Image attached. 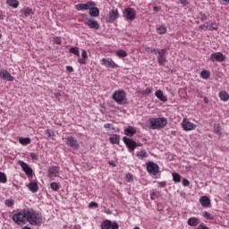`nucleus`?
<instances>
[{
	"label": "nucleus",
	"instance_id": "f257e3e1",
	"mask_svg": "<svg viewBox=\"0 0 229 229\" xmlns=\"http://www.w3.org/2000/svg\"><path fill=\"white\" fill-rule=\"evenodd\" d=\"M27 223L38 226L42 225V216L35 213L33 209H27Z\"/></svg>",
	"mask_w": 229,
	"mask_h": 229
},
{
	"label": "nucleus",
	"instance_id": "f03ea898",
	"mask_svg": "<svg viewBox=\"0 0 229 229\" xmlns=\"http://www.w3.org/2000/svg\"><path fill=\"white\" fill-rule=\"evenodd\" d=\"M150 130H160L167 126V119L165 118H150L148 120Z\"/></svg>",
	"mask_w": 229,
	"mask_h": 229
},
{
	"label": "nucleus",
	"instance_id": "7ed1b4c3",
	"mask_svg": "<svg viewBox=\"0 0 229 229\" xmlns=\"http://www.w3.org/2000/svg\"><path fill=\"white\" fill-rule=\"evenodd\" d=\"M28 218V209H23L21 212L15 213L13 216V221L16 223V225H26Z\"/></svg>",
	"mask_w": 229,
	"mask_h": 229
},
{
	"label": "nucleus",
	"instance_id": "20e7f679",
	"mask_svg": "<svg viewBox=\"0 0 229 229\" xmlns=\"http://www.w3.org/2000/svg\"><path fill=\"white\" fill-rule=\"evenodd\" d=\"M113 99L117 103V105H126L128 98H126V91L116 90L113 94Z\"/></svg>",
	"mask_w": 229,
	"mask_h": 229
},
{
	"label": "nucleus",
	"instance_id": "39448f33",
	"mask_svg": "<svg viewBox=\"0 0 229 229\" xmlns=\"http://www.w3.org/2000/svg\"><path fill=\"white\" fill-rule=\"evenodd\" d=\"M101 229H119V224L117 222H112L111 220L106 219L100 225Z\"/></svg>",
	"mask_w": 229,
	"mask_h": 229
},
{
	"label": "nucleus",
	"instance_id": "423d86ee",
	"mask_svg": "<svg viewBox=\"0 0 229 229\" xmlns=\"http://www.w3.org/2000/svg\"><path fill=\"white\" fill-rule=\"evenodd\" d=\"M157 54H158L157 62L159 65H165L167 62V48H163L160 51H157Z\"/></svg>",
	"mask_w": 229,
	"mask_h": 229
},
{
	"label": "nucleus",
	"instance_id": "0eeeda50",
	"mask_svg": "<svg viewBox=\"0 0 229 229\" xmlns=\"http://www.w3.org/2000/svg\"><path fill=\"white\" fill-rule=\"evenodd\" d=\"M147 170L150 174H154V176L160 173V167L158 166V165H157V163L154 162H148L147 164Z\"/></svg>",
	"mask_w": 229,
	"mask_h": 229
},
{
	"label": "nucleus",
	"instance_id": "6e6552de",
	"mask_svg": "<svg viewBox=\"0 0 229 229\" xmlns=\"http://www.w3.org/2000/svg\"><path fill=\"white\" fill-rule=\"evenodd\" d=\"M182 127L184 130V131H192V130L198 128V125L194 124L193 123H191L189 119L184 118L182 123Z\"/></svg>",
	"mask_w": 229,
	"mask_h": 229
},
{
	"label": "nucleus",
	"instance_id": "1a4fd4ad",
	"mask_svg": "<svg viewBox=\"0 0 229 229\" xmlns=\"http://www.w3.org/2000/svg\"><path fill=\"white\" fill-rule=\"evenodd\" d=\"M123 14L126 17L127 21H135V17H137V13L135 9L131 7L125 8L123 11Z\"/></svg>",
	"mask_w": 229,
	"mask_h": 229
},
{
	"label": "nucleus",
	"instance_id": "9d476101",
	"mask_svg": "<svg viewBox=\"0 0 229 229\" xmlns=\"http://www.w3.org/2000/svg\"><path fill=\"white\" fill-rule=\"evenodd\" d=\"M18 165H21L22 171H24V173H25V174H27V176H33V169H31V167H30V165L28 164H26L22 160H19Z\"/></svg>",
	"mask_w": 229,
	"mask_h": 229
},
{
	"label": "nucleus",
	"instance_id": "9b49d317",
	"mask_svg": "<svg viewBox=\"0 0 229 229\" xmlns=\"http://www.w3.org/2000/svg\"><path fill=\"white\" fill-rule=\"evenodd\" d=\"M92 6H96V3H94L93 1H89L86 4H76L75 8H76V10H78V12H80L81 10H89V11H90Z\"/></svg>",
	"mask_w": 229,
	"mask_h": 229
},
{
	"label": "nucleus",
	"instance_id": "f8f14e48",
	"mask_svg": "<svg viewBox=\"0 0 229 229\" xmlns=\"http://www.w3.org/2000/svg\"><path fill=\"white\" fill-rule=\"evenodd\" d=\"M66 144L72 148L73 149H80V143H78V140L72 136H68L66 138Z\"/></svg>",
	"mask_w": 229,
	"mask_h": 229
},
{
	"label": "nucleus",
	"instance_id": "ddd939ff",
	"mask_svg": "<svg viewBox=\"0 0 229 229\" xmlns=\"http://www.w3.org/2000/svg\"><path fill=\"white\" fill-rule=\"evenodd\" d=\"M210 60L211 62H225V60H226V56H225L221 52H215L211 54Z\"/></svg>",
	"mask_w": 229,
	"mask_h": 229
},
{
	"label": "nucleus",
	"instance_id": "4468645a",
	"mask_svg": "<svg viewBox=\"0 0 229 229\" xmlns=\"http://www.w3.org/2000/svg\"><path fill=\"white\" fill-rule=\"evenodd\" d=\"M123 140L131 151H135V148H137V142H135V140L126 137H123Z\"/></svg>",
	"mask_w": 229,
	"mask_h": 229
},
{
	"label": "nucleus",
	"instance_id": "2eb2a0df",
	"mask_svg": "<svg viewBox=\"0 0 229 229\" xmlns=\"http://www.w3.org/2000/svg\"><path fill=\"white\" fill-rule=\"evenodd\" d=\"M84 24L86 26H89L91 28V30H98L99 29V23L96 20L90 19V18H86L84 20Z\"/></svg>",
	"mask_w": 229,
	"mask_h": 229
},
{
	"label": "nucleus",
	"instance_id": "dca6fc26",
	"mask_svg": "<svg viewBox=\"0 0 229 229\" xmlns=\"http://www.w3.org/2000/svg\"><path fill=\"white\" fill-rule=\"evenodd\" d=\"M0 78L2 80H6V81H13L15 80V78L4 69L0 70Z\"/></svg>",
	"mask_w": 229,
	"mask_h": 229
},
{
	"label": "nucleus",
	"instance_id": "f3484780",
	"mask_svg": "<svg viewBox=\"0 0 229 229\" xmlns=\"http://www.w3.org/2000/svg\"><path fill=\"white\" fill-rule=\"evenodd\" d=\"M60 174V167L59 166H50L48 168V177L49 178H55Z\"/></svg>",
	"mask_w": 229,
	"mask_h": 229
},
{
	"label": "nucleus",
	"instance_id": "a211bd4d",
	"mask_svg": "<svg viewBox=\"0 0 229 229\" xmlns=\"http://www.w3.org/2000/svg\"><path fill=\"white\" fill-rule=\"evenodd\" d=\"M102 64L105 65L106 67L114 69L115 68V63L112 61V59H102Z\"/></svg>",
	"mask_w": 229,
	"mask_h": 229
},
{
	"label": "nucleus",
	"instance_id": "6ab92c4d",
	"mask_svg": "<svg viewBox=\"0 0 229 229\" xmlns=\"http://www.w3.org/2000/svg\"><path fill=\"white\" fill-rule=\"evenodd\" d=\"M135 133H137V130L131 126L124 130V135H127V137H133Z\"/></svg>",
	"mask_w": 229,
	"mask_h": 229
},
{
	"label": "nucleus",
	"instance_id": "aec40b11",
	"mask_svg": "<svg viewBox=\"0 0 229 229\" xmlns=\"http://www.w3.org/2000/svg\"><path fill=\"white\" fill-rule=\"evenodd\" d=\"M81 56H82V58H79L78 62L81 65H85V64H87V60L89 59V55H87V51L86 50H82Z\"/></svg>",
	"mask_w": 229,
	"mask_h": 229
},
{
	"label": "nucleus",
	"instance_id": "412c9836",
	"mask_svg": "<svg viewBox=\"0 0 229 229\" xmlns=\"http://www.w3.org/2000/svg\"><path fill=\"white\" fill-rule=\"evenodd\" d=\"M109 18L110 21H116V19H119V12L117 9H113L109 12Z\"/></svg>",
	"mask_w": 229,
	"mask_h": 229
},
{
	"label": "nucleus",
	"instance_id": "4be33fe9",
	"mask_svg": "<svg viewBox=\"0 0 229 229\" xmlns=\"http://www.w3.org/2000/svg\"><path fill=\"white\" fill-rule=\"evenodd\" d=\"M155 96L157 98V99L163 101V103H165V101H167V97L164 96V91L160 89L156 91Z\"/></svg>",
	"mask_w": 229,
	"mask_h": 229
},
{
	"label": "nucleus",
	"instance_id": "5701e85b",
	"mask_svg": "<svg viewBox=\"0 0 229 229\" xmlns=\"http://www.w3.org/2000/svg\"><path fill=\"white\" fill-rule=\"evenodd\" d=\"M89 13L90 17H99V9L96 6H92L89 9Z\"/></svg>",
	"mask_w": 229,
	"mask_h": 229
},
{
	"label": "nucleus",
	"instance_id": "b1692460",
	"mask_svg": "<svg viewBox=\"0 0 229 229\" xmlns=\"http://www.w3.org/2000/svg\"><path fill=\"white\" fill-rule=\"evenodd\" d=\"M29 190L30 192H38V184L37 182H31L28 185Z\"/></svg>",
	"mask_w": 229,
	"mask_h": 229
},
{
	"label": "nucleus",
	"instance_id": "393cba45",
	"mask_svg": "<svg viewBox=\"0 0 229 229\" xmlns=\"http://www.w3.org/2000/svg\"><path fill=\"white\" fill-rule=\"evenodd\" d=\"M200 204L202 207H209L210 206V199L207 196H203L199 199Z\"/></svg>",
	"mask_w": 229,
	"mask_h": 229
},
{
	"label": "nucleus",
	"instance_id": "a878e982",
	"mask_svg": "<svg viewBox=\"0 0 229 229\" xmlns=\"http://www.w3.org/2000/svg\"><path fill=\"white\" fill-rule=\"evenodd\" d=\"M120 140H121V137H119V135H117V134H113L109 138V141L111 142V144H119Z\"/></svg>",
	"mask_w": 229,
	"mask_h": 229
},
{
	"label": "nucleus",
	"instance_id": "bb28decb",
	"mask_svg": "<svg viewBox=\"0 0 229 229\" xmlns=\"http://www.w3.org/2000/svg\"><path fill=\"white\" fill-rule=\"evenodd\" d=\"M6 4H8V6H11V8H19L18 0H6Z\"/></svg>",
	"mask_w": 229,
	"mask_h": 229
},
{
	"label": "nucleus",
	"instance_id": "cd10ccee",
	"mask_svg": "<svg viewBox=\"0 0 229 229\" xmlns=\"http://www.w3.org/2000/svg\"><path fill=\"white\" fill-rule=\"evenodd\" d=\"M188 225L190 226H198V225H199V220H198L196 217H191L188 219Z\"/></svg>",
	"mask_w": 229,
	"mask_h": 229
},
{
	"label": "nucleus",
	"instance_id": "c85d7f7f",
	"mask_svg": "<svg viewBox=\"0 0 229 229\" xmlns=\"http://www.w3.org/2000/svg\"><path fill=\"white\" fill-rule=\"evenodd\" d=\"M31 12H32V10H31V8H30V7H27V8H25V9H22V10L21 11V17H30V16L31 15Z\"/></svg>",
	"mask_w": 229,
	"mask_h": 229
},
{
	"label": "nucleus",
	"instance_id": "c756f323",
	"mask_svg": "<svg viewBox=\"0 0 229 229\" xmlns=\"http://www.w3.org/2000/svg\"><path fill=\"white\" fill-rule=\"evenodd\" d=\"M19 142L22 146H28V144H31V139H30V138H20Z\"/></svg>",
	"mask_w": 229,
	"mask_h": 229
},
{
	"label": "nucleus",
	"instance_id": "7c9ffc66",
	"mask_svg": "<svg viewBox=\"0 0 229 229\" xmlns=\"http://www.w3.org/2000/svg\"><path fill=\"white\" fill-rule=\"evenodd\" d=\"M219 98L222 101H228L229 99V95L226 91H220L219 92Z\"/></svg>",
	"mask_w": 229,
	"mask_h": 229
},
{
	"label": "nucleus",
	"instance_id": "2f4dec72",
	"mask_svg": "<svg viewBox=\"0 0 229 229\" xmlns=\"http://www.w3.org/2000/svg\"><path fill=\"white\" fill-rule=\"evenodd\" d=\"M213 131H214V133H216V135H218L219 137H221L223 135V132L221 131V125H219V124L214 125Z\"/></svg>",
	"mask_w": 229,
	"mask_h": 229
},
{
	"label": "nucleus",
	"instance_id": "473e14b6",
	"mask_svg": "<svg viewBox=\"0 0 229 229\" xmlns=\"http://www.w3.org/2000/svg\"><path fill=\"white\" fill-rule=\"evenodd\" d=\"M172 176L174 182H175L176 183H180V182H182V175H180L179 174L174 173L172 174Z\"/></svg>",
	"mask_w": 229,
	"mask_h": 229
},
{
	"label": "nucleus",
	"instance_id": "72a5a7b5",
	"mask_svg": "<svg viewBox=\"0 0 229 229\" xmlns=\"http://www.w3.org/2000/svg\"><path fill=\"white\" fill-rule=\"evenodd\" d=\"M200 76L204 80H208L210 78V72L204 70L200 72Z\"/></svg>",
	"mask_w": 229,
	"mask_h": 229
},
{
	"label": "nucleus",
	"instance_id": "f704fd0d",
	"mask_svg": "<svg viewBox=\"0 0 229 229\" xmlns=\"http://www.w3.org/2000/svg\"><path fill=\"white\" fill-rule=\"evenodd\" d=\"M69 52L72 53V55H75L76 56H80V48L76 47H71Z\"/></svg>",
	"mask_w": 229,
	"mask_h": 229
},
{
	"label": "nucleus",
	"instance_id": "c9c22d12",
	"mask_svg": "<svg viewBox=\"0 0 229 229\" xmlns=\"http://www.w3.org/2000/svg\"><path fill=\"white\" fill-rule=\"evenodd\" d=\"M116 55L119 56V58H126V56H128V53H126L124 50L116 51Z\"/></svg>",
	"mask_w": 229,
	"mask_h": 229
},
{
	"label": "nucleus",
	"instance_id": "e433bc0d",
	"mask_svg": "<svg viewBox=\"0 0 229 229\" xmlns=\"http://www.w3.org/2000/svg\"><path fill=\"white\" fill-rule=\"evenodd\" d=\"M157 31L159 35H164L167 32V29L164 26H160L157 29Z\"/></svg>",
	"mask_w": 229,
	"mask_h": 229
},
{
	"label": "nucleus",
	"instance_id": "4c0bfd02",
	"mask_svg": "<svg viewBox=\"0 0 229 229\" xmlns=\"http://www.w3.org/2000/svg\"><path fill=\"white\" fill-rule=\"evenodd\" d=\"M143 47L147 53H148V54L155 53V55H157V49L148 47V46H143Z\"/></svg>",
	"mask_w": 229,
	"mask_h": 229
},
{
	"label": "nucleus",
	"instance_id": "58836bf2",
	"mask_svg": "<svg viewBox=\"0 0 229 229\" xmlns=\"http://www.w3.org/2000/svg\"><path fill=\"white\" fill-rule=\"evenodd\" d=\"M50 188L52 189V191H60V184H58V182H52L50 184Z\"/></svg>",
	"mask_w": 229,
	"mask_h": 229
},
{
	"label": "nucleus",
	"instance_id": "ea45409f",
	"mask_svg": "<svg viewBox=\"0 0 229 229\" xmlns=\"http://www.w3.org/2000/svg\"><path fill=\"white\" fill-rule=\"evenodd\" d=\"M137 157H140V158H146L148 157V153L146 150H140L137 153Z\"/></svg>",
	"mask_w": 229,
	"mask_h": 229
},
{
	"label": "nucleus",
	"instance_id": "a19ab883",
	"mask_svg": "<svg viewBox=\"0 0 229 229\" xmlns=\"http://www.w3.org/2000/svg\"><path fill=\"white\" fill-rule=\"evenodd\" d=\"M153 92V89L151 88H148L145 90L140 91V94H142L143 96H149Z\"/></svg>",
	"mask_w": 229,
	"mask_h": 229
},
{
	"label": "nucleus",
	"instance_id": "79ce46f5",
	"mask_svg": "<svg viewBox=\"0 0 229 229\" xmlns=\"http://www.w3.org/2000/svg\"><path fill=\"white\" fill-rule=\"evenodd\" d=\"M4 205H5L6 207L12 208V207H13V205H15V201H13V199H6V200L4 201Z\"/></svg>",
	"mask_w": 229,
	"mask_h": 229
},
{
	"label": "nucleus",
	"instance_id": "37998d69",
	"mask_svg": "<svg viewBox=\"0 0 229 229\" xmlns=\"http://www.w3.org/2000/svg\"><path fill=\"white\" fill-rule=\"evenodd\" d=\"M6 174L4 173L0 172V183H6Z\"/></svg>",
	"mask_w": 229,
	"mask_h": 229
},
{
	"label": "nucleus",
	"instance_id": "c03bdc74",
	"mask_svg": "<svg viewBox=\"0 0 229 229\" xmlns=\"http://www.w3.org/2000/svg\"><path fill=\"white\" fill-rule=\"evenodd\" d=\"M208 30V22H206L205 24H202L200 26H199V31H203Z\"/></svg>",
	"mask_w": 229,
	"mask_h": 229
},
{
	"label": "nucleus",
	"instance_id": "a18cd8bd",
	"mask_svg": "<svg viewBox=\"0 0 229 229\" xmlns=\"http://www.w3.org/2000/svg\"><path fill=\"white\" fill-rule=\"evenodd\" d=\"M203 216L206 218V219H214V216H212V215H210V213L205 211L204 214H203Z\"/></svg>",
	"mask_w": 229,
	"mask_h": 229
},
{
	"label": "nucleus",
	"instance_id": "49530a36",
	"mask_svg": "<svg viewBox=\"0 0 229 229\" xmlns=\"http://www.w3.org/2000/svg\"><path fill=\"white\" fill-rule=\"evenodd\" d=\"M126 182H128L129 183H131V182H133V174H127V175H126Z\"/></svg>",
	"mask_w": 229,
	"mask_h": 229
},
{
	"label": "nucleus",
	"instance_id": "de8ad7c7",
	"mask_svg": "<svg viewBox=\"0 0 229 229\" xmlns=\"http://www.w3.org/2000/svg\"><path fill=\"white\" fill-rule=\"evenodd\" d=\"M209 28V31H214V30H217V25L215 23H211L210 25H208Z\"/></svg>",
	"mask_w": 229,
	"mask_h": 229
},
{
	"label": "nucleus",
	"instance_id": "09e8293b",
	"mask_svg": "<svg viewBox=\"0 0 229 229\" xmlns=\"http://www.w3.org/2000/svg\"><path fill=\"white\" fill-rule=\"evenodd\" d=\"M93 207H95V208H98V207H99V205H98V203L97 202H90L89 204V208H93Z\"/></svg>",
	"mask_w": 229,
	"mask_h": 229
},
{
	"label": "nucleus",
	"instance_id": "8fccbe9b",
	"mask_svg": "<svg viewBox=\"0 0 229 229\" xmlns=\"http://www.w3.org/2000/svg\"><path fill=\"white\" fill-rule=\"evenodd\" d=\"M199 19H200V21H207V14H205L202 12H200L199 13Z\"/></svg>",
	"mask_w": 229,
	"mask_h": 229
},
{
	"label": "nucleus",
	"instance_id": "3c124183",
	"mask_svg": "<svg viewBox=\"0 0 229 229\" xmlns=\"http://www.w3.org/2000/svg\"><path fill=\"white\" fill-rule=\"evenodd\" d=\"M104 128H106V130H108V131H110V130H114V126L112 125V123H106L104 125Z\"/></svg>",
	"mask_w": 229,
	"mask_h": 229
},
{
	"label": "nucleus",
	"instance_id": "603ef678",
	"mask_svg": "<svg viewBox=\"0 0 229 229\" xmlns=\"http://www.w3.org/2000/svg\"><path fill=\"white\" fill-rule=\"evenodd\" d=\"M54 43L57 44V45L62 44V38H60L59 37L55 38H54Z\"/></svg>",
	"mask_w": 229,
	"mask_h": 229
},
{
	"label": "nucleus",
	"instance_id": "864d4df0",
	"mask_svg": "<svg viewBox=\"0 0 229 229\" xmlns=\"http://www.w3.org/2000/svg\"><path fill=\"white\" fill-rule=\"evenodd\" d=\"M46 133H47L48 137H55V132L51 130H47Z\"/></svg>",
	"mask_w": 229,
	"mask_h": 229
},
{
	"label": "nucleus",
	"instance_id": "5fc2aeb1",
	"mask_svg": "<svg viewBox=\"0 0 229 229\" xmlns=\"http://www.w3.org/2000/svg\"><path fill=\"white\" fill-rule=\"evenodd\" d=\"M182 185H183L184 187H189V185H190L189 180L183 179V180H182Z\"/></svg>",
	"mask_w": 229,
	"mask_h": 229
},
{
	"label": "nucleus",
	"instance_id": "6e6d98bb",
	"mask_svg": "<svg viewBox=\"0 0 229 229\" xmlns=\"http://www.w3.org/2000/svg\"><path fill=\"white\" fill-rule=\"evenodd\" d=\"M165 185H166V182H158V187H159L160 189H164V187H165Z\"/></svg>",
	"mask_w": 229,
	"mask_h": 229
},
{
	"label": "nucleus",
	"instance_id": "4d7b16f0",
	"mask_svg": "<svg viewBox=\"0 0 229 229\" xmlns=\"http://www.w3.org/2000/svg\"><path fill=\"white\" fill-rule=\"evenodd\" d=\"M30 158H32V160H37L38 158V156H37V154H35V153H31Z\"/></svg>",
	"mask_w": 229,
	"mask_h": 229
},
{
	"label": "nucleus",
	"instance_id": "13d9d810",
	"mask_svg": "<svg viewBox=\"0 0 229 229\" xmlns=\"http://www.w3.org/2000/svg\"><path fill=\"white\" fill-rule=\"evenodd\" d=\"M198 229H208V227L202 224L198 226Z\"/></svg>",
	"mask_w": 229,
	"mask_h": 229
},
{
	"label": "nucleus",
	"instance_id": "bf43d9fd",
	"mask_svg": "<svg viewBox=\"0 0 229 229\" xmlns=\"http://www.w3.org/2000/svg\"><path fill=\"white\" fill-rule=\"evenodd\" d=\"M66 71H68V72H72L74 69L72 68V66H67Z\"/></svg>",
	"mask_w": 229,
	"mask_h": 229
},
{
	"label": "nucleus",
	"instance_id": "052dcab7",
	"mask_svg": "<svg viewBox=\"0 0 229 229\" xmlns=\"http://www.w3.org/2000/svg\"><path fill=\"white\" fill-rule=\"evenodd\" d=\"M109 165H112L113 167H115L117 165L114 161H109Z\"/></svg>",
	"mask_w": 229,
	"mask_h": 229
},
{
	"label": "nucleus",
	"instance_id": "680f3d73",
	"mask_svg": "<svg viewBox=\"0 0 229 229\" xmlns=\"http://www.w3.org/2000/svg\"><path fill=\"white\" fill-rule=\"evenodd\" d=\"M55 96V98H62V93L57 92L54 94Z\"/></svg>",
	"mask_w": 229,
	"mask_h": 229
},
{
	"label": "nucleus",
	"instance_id": "e2e57ef3",
	"mask_svg": "<svg viewBox=\"0 0 229 229\" xmlns=\"http://www.w3.org/2000/svg\"><path fill=\"white\" fill-rule=\"evenodd\" d=\"M179 3H181V4H187V0H179Z\"/></svg>",
	"mask_w": 229,
	"mask_h": 229
},
{
	"label": "nucleus",
	"instance_id": "0e129e2a",
	"mask_svg": "<svg viewBox=\"0 0 229 229\" xmlns=\"http://www.w3.org/2000/svg\"><path fill=\"white\" fill-rule=\"evenodd\" d=\"M4 14H3L2 13H0V21H4Z\"/></svg>",
	"mask_w": 229,
	"mask_h": 229
},
{
	"label": "nucleus",
	"instance_id": "69168bd1",
	"mask_svg": "<svg viewBox=\"0 0 229 229\" xmlns=\"http://www.w3.org/2000/svg\"><path fill=\"white\" fill-rule=\"evenodd\" d=\"M158 10H160V7L158 6L154 7V12H158Z\"/></svg>",
	"mask_w": 229,
	"mask_h": 229
},
{
	"label": "nucleus",
	"instance_id": "338daca9",
	"mask_svg": "<svg viewBox=\"0 0 229 229\" xmlns=\"http://www.w3.org/2000/svg\"><path fill=\"white\" fill-rule=\"evenodd\" d=\"M204 103L208 104V98H204Z\"/></svg>",
	"mask_w": 229,
	"mask_h": 229
},
{
	"label": "nucleus",
	"instance_id": "774afa93",
	"mask_svg": "<svg viewBox=\"0 0 229 229\" xmlns=\"http://www.w3.org/2000/svg\"><path fill=\"white\" fill-rule=\"evenodd\" d=\"M134 229H140V227H134Z\"/></svg>",
	"mask_w": 229,
	"mask_h": 229
}]
</instances>
